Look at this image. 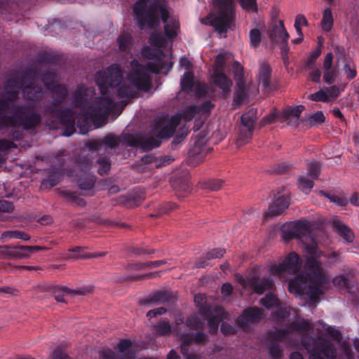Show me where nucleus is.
I'll use <instances>...</instances> for the list:
<instances>
[{
	"label": "nucleus",
	"instance_id": "a18cd8bd",
	"mask_svg": "<svg viewBox=\"0 0 359 359\" xmlns=\"http://www.w3.org/2000/svg\"><path fill=\"white\" fill-rule=\"evenodd\" d=\"M291 311H292L291 308L279 309L275 312L273 318L277 321H285V319L289 316Z\"/></svg>",
	"mask_w": 359,
	"mask_h": 359
},
{
	"label": "nucleus",
	"instance_id": "bb28decb",
	"mask_svg": "<svg viewBox=\"0 0 359 359\" xmlns=\"http://www.w3.org/2000/svg\"><path fill=\"white\" fill-rule=\"evenodd\" d=\"M257 111L255 109H250L241 116V126L254 130L255 123L257 121Z\"/></svg>",
	"mask_w": 359,
	"mask_h": 359
},
{
	"label": "nucleus",
	"instance_id": "5701e85b",
	"mask_svg": "<svg viewBox=\"0 0 359 359\" xmlns=\"http://www.w3.org/2000/svg\"><path fill=\"white\" fill-rule=\"evenodd\" d=\"M175 297H172L169 292H157L152 296L141 301L142 305H153L173 302Z\"/></svg>",
	"mask_w": 359,
	"mask_h": 359
},
{
	"label": "nucleus",
	"instance_id": "a878e982",
	"mask_svg": "<svg viewBox=\"0 0 359 359\" xmlns=\"http://www.w3.org/2000/svg\"><path fill=\"white\" fill-rule=\"evenodd\" d=\"M117 44L121 51L129 53L133 45L131 34L123 32L117 39Z\"/></svg>",
	"mask_w": 359,
	"mask_h": 359
},
{
	"label": "nucleus",
	"instance_id": "8fccbe9b",
	"mask_svg": "<svg viewBox=\"0 0 359 359\" xmlns=\"http://www.w3.org/2000/svg\"><path fill=\"white\" fill-rule=\"evenodd\" d=\"M269 352L271 358L279 359L281 358L283 350L276 344H271L269 346Z\"/></svg>",
	"mask_w": 359,
	"mask_h": 359
},
{
	"label": "nucleus",
	"instance_id": "cd10ccee",
	"mask_svg": "<svg viewBox=\"0 0 359 359\" xmlns=\"http://www.w3.org/2000/svg\"><path fill=\"white\" fill-rule=\"evenodd\" d=\"M58 118H60L61 122L67 123L69 125H70V128L68 129L70 130L71 132L69 133L65 132L63 133V135H65V136L71 135L75 131L74 125L75 123L76 118L74 116V114L69 110H68L67 111H61L60 112V114H58Z\"/></svg>",
	"mask_w": 359,
	"mask_h": 359
},
{
	"label": "nucleus",
	"instance_id": "09e8293b",
	"mask_svg": "<svg viewBox=\"0 0 359 359\" xmlns=\"http://www.w3.org/2000/svg\"><path fill=\"white\" fill-rule=\"evenodd\" d=\"M321 53L320 50H317L313 52L310 57L308 58L305 67L306 69H311L316 67V61Z\"/></svg>",
	"mask_w": 359,
	"mask_h": 359
},
{
	"label": "nucleus",
	"instance_id": "680f3d73",
	"mask_svg": "<svg viewBox=\"0 0 359 359\" xmlns=\"http://www.w3.org/2000/svg\"><path fill=\"white\" fill-rule=\"evenodd\" d=\"M13 205L7 201H0V212H11L13 210Z\"/></svg>",
	"mask_w": 359,
	"mask_h": 359
},
{
	"label": "nucleus",
	"instance_id": "1a4fd4ad",
	"mask_svg": "<svg viewBox=\"0 0 359 359\" xmlns=\"http://www.w3.org/2000/svg\"><path fill=\"white\" fill-rule=\"evenodd\" d=\"M300 266L299 255L296 252H292L281 263L272 265L269 269V273L272 276L282 278L286 272L296 273L299 270Z\"/></svg>",
	"mask_w": 359,
	"mask_h": 359
},
{
	"label": "nucleus",
	"instance_id": "c756f323",
	"mask_svg": "<svg viewBox=\"0 0 359 359\" xmlns=\"http://www.w3.org/2000/svg\"><path fill=\"white\" fill-rule=\"evenodd\" d=\"M253 129L241 126L240 132L236 139V144L241 147L250 142L252 137Z\"/></svg>",
	"mask_w": 359,
	"mask_h": 359
},
{
	"label": "nucleus",
	"instance_id": "6ab92c4d",
	"mask_svg": "<svg viewBox=\"0 0 359 359\" xmlns=\"http://www.w3.org/2000/svg\"><path fill=\"white\" fill-rule=\"evenodd\" d=\"M43 83L48 89L50 90L58 100L62 99L67 95V89L57 83L56 76L53 73H48L43 77Z\"/></svg>",
	"mask_w": 359,
	"mask_h": 359
},
{
	"label": "nucleus",
	"instance_id": "aec40b11",
	"mask_svg": "<svg viewBox=\"0 0 359 359\" xmlns=\"http://www.w3.org/2000/svg\"><path fill=\"white\" fill-rule=\"evenodd\" d=\"M0 258L1 259H27L25 246L1 245L0 246Z\"/></svg>",
	"mask_w": 359,
	"mask_h": 359
},
{
	"label": "nucleus",
	"instance_id": "13d9d810",
	"mask_svg": "<svg viewBox=\"0 0 359 359\" xmlns=\"http://www.w3.org/2000/svg\"><path fill=\"white\" fill-rule=\"evenodd\" d=\"M311 70L309 73V79L316 83H320L321 72L316 67L314 68L309 69Z\"/></svg>",
	"mask_w": 359,
	"mask_h": 359
},
{
	"label": "nucleus",
	"instance_id": "f8f14e48",
	"mask_svg": "<svg viewBox=\"0 0 359 359\" xmlns=\"http://www.w3.org/2000/svg\"><path fill=\"white\" fill-rule=\"evenodd\" d=\"M238 281L245 289H252L257 294H262L264 292L271 289L273 281L269 278L249 277L247 279L242 276H238Z\"/></svg>",
	"mask_w": 359,
	"mask_h": 359
},
{
	"label": "nucleus",
	"instance_id": "39448f33",
	"mask_svg": "<svg viewBox=\"0 0 359 359\" xmlns=\"http://www.w3.org/2000/svg\"><path fill=\"white\" fill-rule=\"evenodd\" d=\"M133 12L141 29L146 27L155 29L159 27L161 15L164 23L165 34L168 38H173L179 31L178 18L170 14L164 0H154L149 5L146 0H139L134 5Z\"/></svg>",
	"mask_w": 359,
	"mask_h": 359
},
{
	"label": "nucleus",
	"instance_id": "4d7b16f0",
	"mask_svg": "<svg viewBox=\"0 0 359 359\" xmlns=\"http://www.w3.org/2000/svg\"><path fill=\"white\" fill-rule=\"evenodd\" d=\"M343 70L348 80H351L356 76L357 72L355 69L348 64L344 66Z\"/></svg>",
	"mask_w": 359,
	"mask_h": 359
},
{
	"label": "nucleus",
	"instance_id": "6e6552de",
	"mask_svg": "<svg viewBox=\"0 0 359 359\" xmlns=\"http://www.w3.org/2000/svg\"><path fill=\"white\" fill-rule=\"evenodd\" d=\"M217 8V15L210 13L208 17L201 19L205 25H210L222 34L231 28L234 18V5L232 0H214Z\"/></svg>",
	"mask_w": 359,
	"mask_h": 359
},
{
	"label": "nucleus",
	"instance_id": "c85d7f7f",
	"mask_svg": "<svg viewBox=\"0 0 359 359\" xmlns=\"http://www.w3.org/2000/svg\"><path fill=\"white\" fill-rule=\"evenodd\" d=\"M333 23L334 19L332 10L330 8H327L323 13V18L320 22L321 28L324 32H330L333 27Z\"/></svg>",
	"mask_w": 359,
	"mask_h": 359
},
{
	"label": "nucleus",
	"instance_id": "de8ad7c7",
	"mask_svg": "<svg viewBox=\"0 0 359 359\" xmlns=\"http://www.w3.org/2000/svg\"><path fill=\"white\" fill-rule=\"evenodd\" d=\"M100 165L98 172L100 175L106 174L110 169V163L107 158H101L98 161Z\"/></svg>",
	"mask_w": 359,
	"mask_h": 359
},
{
	"label": "nucleus",
	"instance_id": "864d4df0",
	"mask_svg": "<svg viewBox=\"0 0 359 359\" xmlns=\"http://www.w3.org/2000/svg\"><path fill=\"white\" fill-rule=\"evenodd\" d=\"M224 184V181L219 179L210 180L207 184V188L212 191L219 189Z\"/></svg>",
	"mask_w": 359,
	"mask_h": 359
},
{
	"label": "nucleus",
	"instance_id": "0eeeda50",
	"mask_svg": "<svg viewBox=\"0 0 359 359\" xmlns=\"http://www.w3.org/2000/svg\"><path fill=\"white\" fill-rule=\"evenodd\" d=\"M212 107L213 104L210 101H207L201 107L196 105L189 107L182 114L176 115L171 118L165 116L160 118L157 121L155 127V130L158 133V137H170L174 134L176 127L182 118L185 121H190L196 114H198L200 117L206 118Z\"/></svg>",
	"mask_w": 359,
	"mask_h": 359
},
{
	"label": "nucleus",
	"instance_id": "9b49d317",
	"mask_svg": "<svg viewBox=\"0 0 359 359\" xmlns=\"http://www.w3.org/2000/svg\"><path fill=\"white\" fill-rule=\"evenodd\" d=\"M233 71L237 88L235 93V100L238 101V104H240L250 93H255L256 89L251 88L250 85L248 87L245 86L243 80V67L240 65L239 62H233Z\"/></svg>",
	"mask_w": 359,
	"mask_h": 359
},
{
	"label": "nucleus",
	"instance_id": "69168bd1",
	"mask_svg": "<svg viewBox=\"0 0 359 359\" xmlns=\"http://www.w3.org/2000/svg\"><path fill=\"white\" fill-rule=\"evenodd\" d=\"M166 312V309L163 307H159L153 310H150L147 312V316L149 318H153L158 315H162Z\"/></svg>",
	"mask_w": 359,
	"mask_h": 359
},
{
	"label": "nucleus",
	"instance_id": "7ed1b4c3",
	"mask_svg": "<svg viewBox=\"0 0 359 359\" xmlns=\"http://www.w3.org/2000/svg\"><path fill=\"white\" fill-rule=\"evenodd\" d=\"M20 88H22L23 95L27 100H36L41 94L39 88L34 86L33 82L29 81L27 78L20 82L15 79L8 81L5 86L6 100L0 101V128L22 126L24 129H28L40 121L39 115L30 107L18 109L8 116L11 112L10 102L17 97Z\"/></svg>",
	"mask_w": 359,
	"mask_h": 359
},
{
	"label": "nucleus",
	"instance_id": "473e14b6",
	"mask_svg": "<svg viewBox=\"0 0 359 359\" xmlns=\"http://www.w3.org/2000/svg\"><path fill=\"white\" fill-rule=\"evenodd\" d=\"M299 188L303 192L308 194L313 187V180L308 176L301 175L298 178Z\"/></svg>",
	"mask_w": 359,
	"mask_h": 359
},
{
	"label": "nucleus",
	"instance_id": "4c0bfd02",
	"mask_svg": "<svg viewBox=\"0 0 359 359\" xmlns=\"http://www.w3.org/2000/svg\"><path fill=\"white\" fill-rule=\"evenodd\" d=\"M77 183L81 189L88 190L93 187L95 179L93 176L87 175L85 179H78Z\"/></svg>",
	"mask_w": 359,
	"mask_h": 359
},
{
	"label": "nucleus",
	"instance_id": "6e6d98bb",
	"mask_svg": "<svg viewBox=\"0 0 359 359\" xmlns=\"http://www.w3.org/2000/svg\"><path fill=\"white\" fill-rule=\"evenodd\" d=\"M333 60V54L332 53H327L323 60V72L329 69H332Z\"/></svg>",
	"mask_w": 359,
	"mask_h": 359
},
{
	"label": "nucleus",
	"instance_id": "0e129e2a",
	"mask_svg": "<svg viewBox=\"0 0 359 359\" xmlns=\"http://www.w3.org/2000/svg\"><path fill=\"white\" fill-rule=\"evenodd\" d=\"M48 359H69V358L61 350L57 349L52 353Z\"/></svg>",
	"mask_w": 359,
	"mask_h": 359
},
{
	"label": "nucleus",
	"instance_id": "ea45409f",
	"mask_svg": "<svg viewBox=\"0 0 359 359\" xmlns=\"http://www.w3.org/2000/svg\"><path fill=\"white\" fill-rule=\"evenodd\" d=\"M320 172V165L317 163L312 162V163H310L308 165L306 176L309 177L312 180H315V179H317L318 177L319 176Z\"/></svg>",
	"mask_w": 359,
	"mask_h": 359
},
{
	"label": "nucleus",
	"instance_id": "dca6fc26",
	"mask_svg": "<svg viewBox=\"0 0 359 359\" xmlns=\"http://www.w3.org/2000/svg\"><path fill=\"white\" fill-rule=\"evenodd\" d=\"M326 334H327L330 337L332 338L334 341H336L339 346H340L341 350V355L339 359H353V355L351 354L350 346L346 342L341 343V333L339 330L335 329L334 327L327 326L325 325H323Z\"/></svg>",
	"mask_w": 359,
	"mask_h": 359
},
{
	"label": "nucleus",
	"instance_id": "a19ab883",
	"mask_svg": "<svg viewBox=\"0 0 359 359\" xmlns=\"http://www.w3.org/2000/svg\"><path fill=\"white\" fill-rule=\"evenodd\" d=\"M309 99L315 102H330L325 89H320L315 93L310 95Z\"/></svg>",
	"mask_w": 359,
	"mask_h": 359
},
{
	"label": "nucleus",
	"instance_id": "393cba45",
	"mask_svg": "<svg viewBox=\"0 0 359 359\" xmlns=\"http://www.w3.org/2000/svg\"><path fill=\"white\" fill-rule=\"evenodd\" d=\"M212 81L223 93L229 94L231 92L233 83L224 74L213 73Z\"/></svg>",
	"mask_w": 359,
	"mask_h": 359
},
{
	"label": "nucleus",
	"instance_id": "a211bd4d",
	"mask_svg": "<svg viewBox=\"0 0 359 359\" xmlns=\"http://www.w3.org/2000/svg\"><path fill=\"white\" fill-rule=\"evenodd\" d=\"M304 108L302 105L288 107L281 113L279 119L282 122H285L288 126H297L299 124V116Z\"/></svg>",
	"mask_w": 359,
	"mask_h": 359
},
{
	"label": "nucleus",
	"instance_id": "423d86ee",
	"mask_svg": "<svg viewBox=\"0 0 359 359\" xmlns=\"http://www.w3.org/2000/svg\"><path fill=\"white\" fill-rule=\"evenodd\" d=\"M206 297L203 294H198L194 297V302L199 309V313L190 317L187 321V327L191 330H195L201 328L205 320L208 319V323L210 332H215L217 328L219 323L224 318H227V313H225L224 309L216 306L212 309H206L205 305L206 304Z\"/></svg>",
	"mask_w": 359,
	"mask_h": 359
},
{
	"label": "nucleus",
	"instance_id": "338daca9",
	"mask_svg": "<svg viewBox=\"0 0 359 359\" xmlns=\"http://www.w3.org/2000/svg\"><path fill=\"white\" fill-rule=\"evenodd\" d=\"M44 249L41 246H25V254L27 255V258L30 257L31 255L39 250Z\"/></svg>",
	"mask_w": 359,
	"mask_h": 359
},
{
	"label": "nucleus",
	"instance_id": "2eb2a0df",
	"mask_svg": "<svg viewBox=\"0 0 359 359\" xmlns=\"http://www.w3.org/2000/svg\"><path fill=\"white\" fill-rule=\"evenodd\" d=\"M270 39L273 42L281 43L283 45V51L285 53H288L287 40L289 39V34L285 28L283 20H279L278 24L273 27L270 34Z\"/></svg>",
	"mask_w": 359,
	"mask_h": 359
},
{
	"label": "nucleus",
	"instance_id": "72a5a7b5",
	"mask_svg": "<svg viewBox=\"0 0 359 359\" xmlns=\"http://www.w3.org/2000/svg\"><path fill=\"white\" fill-rule=\"evenodd\" d=\"M324 121L325 116L322 111H317L304 120L306 124L310 127L322 123Z\"/></svg>",
	"mask_w": 359,
	"mask_h": 359
},
{
	"label": "nucleus",
	"instance_id": "3c124183",
	"mask_svg": "<svg viewBox=\"0 0 359 359\" xmlns=\"http://www.w3.org/2000/svg\"><path fill=\"white\" fill-rule=\"evenodd\" d=\"M62 194L66 198H67L70 201L75 203L78 205L82 206L84 205L85 204L82 198H79L74 193L62 192Z\"/></svg>",
	"mask_w": 359,
	"mask_h": 359
},
{
	"label": "nucleus",
	"instance_id": "4468645a",
	"mask_svg": "<svg viewBox=\"0 0 359 359\" xmlns=\"http://www.w3.org/2000/svg\"><path fill=\"white\" fill-rule=\"evenodd\" d=\"M181 88L183 91L187 93L196 90L197 96H203L207 93V86L203 83H194V75L190 72L184 74L181 79Z\"/></svg>",
	"mask_w": 359,
	"mask_h": 359
},
{
	"label": "nucleus",
	"instance_id": "20e7f679",
	"mask_svg": "<svg viewBox=\"0 0 359 359\" xmlns=\"http://www.w3.org/2000/svg\"><path fill=\"white\" fill-rule=\"evenodd\" d=\"M311 329L310 323L304 319L297 317L290 324L287 325L286 330H276L269 333V337L274 341H299L301 339L302 345L311 353L309 359H335L336 348L331 340H325L319 337L316 340L306 336Z\"/></svg>",
	"mask_w": 359,
	"mask_h": 359
},
{
	"label": "nucleus",
	"instance_id": "7c9ffc66",
	"mask_svg": "<svg viewBox=\"0 0 359 359\" xmlns=\"http://www.w3.org/2000/svg\"><path fill=\"white\" fill-rule=\"evenodd\" d=\"M11 238H20L23 241H29L30 237L25 233L20 231H6L2 233L0 240L5 242Z\"/></svg>",
	"mask_w": 359,
	"mask_h": 359
},
{
	"label": "nucleus",
	"instance_id": "f704fd0d",
	"mask_svg": "<svg viewBox=\"0 0 359 359\" xmlns=\"http://www.w3.org/2000/svg\"><path fill=\"white\" fill-rule=\"evenodd\" d=\"M261 304L267 309L278 308L279 301L273 294H267L261 299Z\"/></svg>",
	"mask_w": 359,
	"mask_h": 359
},
{
	"label": "nucleus",
	"instance_id": "412c9836",
	"mask_svg": "<svg viewBox=\"0 0 359 359\" xmlns=\"http://www.w3.org/2000/svg\"><path fill=\"white\" fill-rule=\"evenodd\" d=\"M289 204V198L287 196H278L269 207L268 212L265 214L264 217L266 219L269 217H275L279 215L288 208Z\"/></svg>",
	"mask_w": 359,
	"mask_h": 359
},
{
	"label": "nucleus",
	"instance_id": "58836bf2",
	"mask_svg": "<svg viewBox=\"0 0 359 359\" xmlns=\"http://www.w3.org/2000/svg\"><path fill=\"white\" fill-rule=\"evenodd\" d=\"M69 292V290L67 287H55L53 288V294L55 299L59 302H64V297Z\"/></svg>",
	"mask_w": 359,
	"mask_h": 359
},
{
	"label": "nucleus",
	"instance_id": "f03ea898",
	"mask_svg": "<svg viewBox=\"0 0 359 359\" xmlns=\"http://www.w3.org/2000/svg\"><path fill=\"white\" fill-rule=\"evenodd\" d=\"M311 224L306 220H299L294 224V229H285L282 232V238L289 241L294 238H299L305 245L308 259L305 266L306 274L297 275L288 283V290L296 297L306 295L309 299V304L316 306L320 295L327 289L330 279L325 271L317 260L321 255L317 245L310 237Z\"/></svg>",
	"mask_w": 359,
	"mask_h": 359
},
{
	"label": "nucleus",
	"instance_id": "603ef678",
	"mask_svg": "<svg viewBox=\"0 0 359 359\" xmlns=\"http://www.w3.org/2000/svg\"><path fill=\"white\" fill-rule=\"evenodd\" d=\"M225 250L224 249H213L208 252L206 255L208 259L221 258L224 256Z\"/></svg>",
	"mask_w": 359,
	"mask_h": 359
},
{
	"label": "nucleus",
	"instance_id": "c03bdc74",
	"mask_svg": "<svg viewBox=\"0 0 359 359\" xmlns=\"http://www.w3.org/2000/svg\"><path fill=\"white\" fill-rule=\"evenodd\" d=\"M326 92L327 93V97L329 101L335 100L340 93L344 91V88H339L337 86H332L329 88H325Z\"/></svg>",
	"mask_w": 359,
	"mask_h": 359
},
{
	"label": "nucleus",
	"instance_id": "052dcab7",
	"mask_svg": "<svg viewBox=\"0 0 359 359\" xmlns=\"http://www.w3.org/2000/svg\"><path fill=\"white\" fill-rule=\"evenodd\" d=\"M90 163L88 158H84L82 161L80 160L76 163V169L80 172H85L90 168Z\"/></svg>",
	"mask_w": 359,
	"mask_h": 359
},
{
	"label": "nucleus",
	"instance_id": "ddd939ff",
	"mask_svg": "<svg viewBox=\"0 0 359 359\" xmlns=\"http://www.w3.org/2000/svg\"><path fill=\"white\" fill-rule=\"evenodd\" d=\"M132 342L122 339L118 344V352L114 353L110 349L103 350L100 353L101 359H134L135 353L131 348Z\"/></svg>",
	"mask_w": 359,
	"mask_h": 359
},
{
	"label": "nucleus",
	"instance_id": "b1692460",
	"mask_svg": "<svg viewBox=\"0 0 359 359\" xmlns=\"http://www.w3.org/2000/svg\"><path fill=\"white\" fill-rule=\"evenodd\" d=\"M332 224L334 231L342 237L347 243H352L353 241L354 235L349 227L337 219H334Z\"/></svg>",
	"mask_w": 359,
	"mask_h": 359
},
{
	"label": "nucleus",
	"instance_id": "79ce46f5",
	"mask_svg": "<svg viewBox=\"0 0 359 359\" xmlns=\"http://www.w3.org/2000/svg\"><path fill=\"white\" fill-rule=\"evenodd\" d=\"M320 195L324 196L330 199L331 202H333L334 203H337L339 205L344 206L348 204V200L344 198V196H339L336 195H332L329 196L327 194H325L324 191H320Z\"/></svg>",
	"mask_w": 359,
	"mask_h": 359
},
{
	"label": "nucleus",
	"instance_id": "49530a36",
	"mask_svg": "<svg viewBox=\"0 0 359 359\" xmlns=\"http://www.w3.org/2000/svg\"><path fill=\"white\" fill-rule=\"evenodd\" d=\"M242 8L249 12H255L257 9L256 0H239Z\"/></svg>",
	"mask_w": 359,
	"mask_h": 359
},
{
	"label": "nucleus",
	"instance_id": "5fc2aeb1",
	"mask_svg": "<svg viewBox=\"0 0 359 359\" xmlns=\"http://www.w3.org/2000/svg\"><path fill=\"white\" fill-rule=\"evenodd\" d=\"M103 144L109 148H114L118 144V139L114 136H107L102 141Z\"/></svg>",
	"mask_w": 359,
	"mask_h": 359
},
{
	"label": "nucleus",
	"instance_id": "2f4dec72",
	"mask_svg": "<svg viewBox=\"0 0 359 359\" xmlns=\"http://www.w3.org/2000/svg\"><path fill=\"white\" fill-rule=\"evenodd\" d=\"M231 58V55L229 53L218 55L214 65V73H223L226 60Z\"/></svg>",
	"mask_w": 359,
	"mask_h": 359
},
{
	"label": "nucleus",
	"instance_id": "774afa93",
	"mask_svg": "<svg viewBox=\"0 0 359 359\" xmlns=\"http://www.w3.org/2000/svg\"><path fill=\"white\" fill-rule=\"evenodd\" d=\"M233 290V287L230 283H224L222 286V293L224 297H227L231 294Z\"/></svg>",
	"mask_w": 359,
	"mask_h": 359
},
{
	"label": "nucleus",
	"instance_id": "4be33fe9",
	"mask_svg": "<svg viewBox=\"0 0 359 359\" xmlns=\"http://www.w3.org/2000/svg\"><path fill=\"white\" fill-rule=\"evenodd\" d=\"M271 68L267 63H262L258 71L257 76L259 86H262L264 90H271Z\"/></svg>",
	"mask_w": 359,
	"mask_h": 359
},
{
	"label": "nucleus",
	"instance_id": "f3484780",
	"mask_svg": "<svg viewBox=\"0 0 359 359\" xmlns=\"http://www.w3.org/2000/svg\"><path fill=\"white\" fill-rule=\"evenodd\" d=\"M262 316V311L260 309L257 307L248 309L238 318V325L241 327L246 329L250 324L259 320Z\"/></svg>",
	"mask_w": 359,
	"mask_h": 359
},
{
	"label": "nucleus",
	"instance_id": "9d476101",
	"mask_svg": "<svg viewBox=\"0 0 359 359\" xmlns=\"http://www.w3.org/2000/svg\"><path fill=\"white\" fill-rule=\"evenodd\" d=\"M182 341L181 349L183 356L186 359H201V356L189 351V346L193 343L200 344L206 341L207 336L203 332H198L196 334L187 331L184 333H177Z\"/></svg>",
	"mask_w": 359,
	"mask_h": 359
},
{
	"label": "nucleus",
	"instance_id": "37998d69",
	"mask_svg": "<svg viewBox=\"0 0 359 359\" xmlns=\"http://www.w3.org/2000/svg\"><path fill=\"white\" fill-rule=\"evenodd\" d=\"M338 76L337 69H332L323 72V79L327 84H332Z\"/></svg>",
	"mask_w": 359,
	"mask_h": 359
},
{
	"label": "nucleus",
	"instance_id": "bf43d9fd",
	"mask_svg": "<svg viewBox=\"0 0 359 359\" xmlns=\"http://www.w3.org/2000/svg\"><path fill=\"white\" fill-rule=\"evenodd\" d=\"M333 283L334 285L339 287H346L348 285V280L344 276H339L335 277L333 279Z\"/></svg>",
	"mask_w": 359,
	"mask_h": 359
},
{
	"label": "nucleus",
	"instance_id": "c9c22d12",
	"mask_svg": "<svg viewBox=\"0 0 359 359\" xmlns=\"http://www.w3.org/2000/svg\"><path fill=\"white\" fill-rule=\"evenodd\" d=\"M249 37L250 46L252 48H257L261 42V32L257 29H252L250 32Z\"/></svg>",
	"mask_w": 359,
	"mask_h": 359
},
{
	"label": "nucleus",
	"instance_id": "f257e3e1",
	"mask_svg": "<svg viewBox=\"0 0 359 359\" xmlns=\"http://www.w3.org/2000/svg\"><path fill=\"white\" fill-rule=\"evenodd\" d=\"M165 40L160 33H151L149 43L154 48L145 46L142 50V56L149 62L143 66L136 60L130 62L131 71L127 75V80L133 87L126 85L123 81V72L116 64L109 66L104 72L95 74V81L99 86L102 96L86 109L87 97L93 90L81 87L74 96L75 103L81 107L83 111L79 114L77 126H80V118L85 123L93 122L97 127L105 123L107 116L118 111V116L127 104L126 99L135 95V90L149 91L151 88L150 73H166L172 67L169 57L161 48Z\"/></svg>",
	"mask_w": 359,
	"mask_h": 359
},
{
	"label": "nucleus",
	"instance_id": "e2e57ef3",
	"mask_svg": "<svg viewBox=\"0 0 359 359\" xmlns=\"http://www.w3.org/2000/svg\"><path fill=\"white\" fill-rule=\"evenodd\" d=\"M299 27L308 26V21L306 17L302 14H298L295 17L294 25Z\"/></svg>",
	"mask_w": 359,
	"mask_h": 359
},
{
	"label": "nucleus",
	"instance_id": "e433bc0d",
	"mask_svg": "<svg viewBox=\"0 0 359 359\" xmlns=\"http://www.w3.org/2000/svg\"><path fill=\"white\" fill-rule=\"evenodd\" d=\"M156 332L160 335H169L172 332L171 325L168 320H163L155 326Z\"/></svg>",
	"mask_w": 359,
	"mask_h": 359
}]
</instances>
